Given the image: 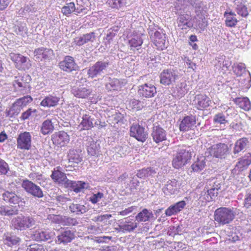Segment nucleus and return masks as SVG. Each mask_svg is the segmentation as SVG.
Returning <instances> with one entry per match:
<instances>
[{
	"instance_id": "obj_1",
	"label": "nucleus",
	"mask_w": 251,
	"mask_h": 251,
	"mask_svg": "<svg viewBox=\"0 0 251 251\" xmlns=\"http://www.w3.org/2000/svg\"><path fill=\"white\" fill-rule=\"evenodd\" d=\"M178 4H187L189 3L193 8L195 9L196 15L193 16V27L204 30L208 25V22L205 17L207 15V7L203 2L199 0H179Z\"/></svg>"
},
{
	"instance_id": "obj_2",
	"label": "nucleus",
	"mask_w": 251,
	"mask_h": 251,
	"mask_svg": "<svg viewBox=\"0 0 251 251\" xmlns=\"http://www.w3.org/2000/svg\"><path fill=\"white\" fill-rule=\"evenodd\" d=\"M178 0L176 2V7L177 10L183 9L184 12L180 14L177 18V26L181 29H187L193 27L194 26L193 17L189 11V9H191L192 7L189 3L187 4H178L177 3Z\"/></svg>"
},
{
	"instance_id": "obj_3",
	"label": "nucleus",
	"mask_w": 251,
	"mask_h": 251,
	"mask_svg": "<svg viewBox=\"0 0 251 251\" xmlns=\"http://www.w3.org/2000/svg\"><path fill=\"white\" fill-rule=\"evenodd\" d=\"M236 215V208L221 207L217 208L214 213L215 221L221 225L231 223Z\"/></svg>"
},
{
	"instance_id": "obj_4",
	"label": "nucleus",
	"mask_w": 251,
	"mask_h": 251,
	"mask_svg": "<svg viewBox=\"0 0 251 251\" xmlns=\"http://www.w3.org/2000/svg\"><path fill=\"white\" fill-rule=\"evenodd\" d=\"M191 150L190 147H184L179 149L172 160L173 167L178 169L185 165L192 157Z\"/></svg>"
},
{
	"instance_id": "obj_5",
	"label": "nucleus",
	"mask_w": 251,
	"mask_h": 251,
	"mask_svg": "<svg viewBox=\"0 0 251 251\" xmlns=\"http://www.w3.org/2000/svg\"><path fill=\"white\" fill-rule=\"evenodd\" d=\"M30 81L31 77L28 75L16 76L13 82L15 91L23 95L28 93L30 90Z\"/></svg>"
},
{
	"instance_id": "obj_6",
	"label": "nucleus",
	"mask_w": 251,
	"mask_h": 251,
	"mask_svg": "<svg viewBox=\"0 0 251 251\" xmlns=\"http://www.w3.org/2000/svg\"><path fill=\"white\" fill-rule=\"evenodd\" d=\"M35 223V220L32 217L21 216L13 218L11 224L15 229L24 230L32 227Z\"/></svg>"
},
{
	"instance_id": "obj_7",
	"label": "nucleus",
	"mask_w": 251,
	"mask_h": 251,
	"mask_svg": "<svg viewBox=\"0 0 251 251\" xmlns=\"http://www.w3.org/2000/svg\"><path fill=\"white\" fill-rule=\"evenodd\" d=\"M228 153V148L226 144L218 143L214 144L207 149L205 155L206 156H213L216 158H225Z\"/></svg>"
},
{
	"instance_id": "obj_8",
	"label": "nucleus",
	"mask_w": 251,
	"mask_h": 251,
	"mask_svg": "<svg viewBox=\"0 0 251 251\" xmlns=\"http://www.w3.org/2000/svg\"><path fill=\"white\" fill-rule=\"evenodd\" d=\"M110 65L108 60H102L96 62L90 67L87 71L88 77L94 78L104 73Z\"/></svg>"
},
{
	"instance_id": "obj_9",
	"label": "nucleus",
	"mask_w": 251,
	"mask_h": 251,
	"mask_svg": "<svg viewBox=\"0 0 251 251\" xmlns=\"http://www.w3.org/2000/svg\"><path fill=\"white\" fill-rule=\"evenodd\" d=\"M160 82L165 86L173 85L179 78L177 70L174 69H164L159 75Z\"/></svg>"
},
{
	"instance_id": "obj_10",
	"label": "nucleus",
	"mask_w": 251,
	"mask_h": 251,
	"mask_svg": "<svg viewBox=\"0 0 251 251\" xmlns=\"http://www.w3.org/2000/svg\"><path fill=\"white\" fill-rule=\"evenodd\" d=\"M21 186L25 192L35 198H42L44 197V194L41 188L28 179H24Z\"/></svg>"
},
{
	"instance_id": "obj_11",
	"label": "nucleus",
	"mask_w": 251,
	"mask_h": 251,
	"mask_svg": "<svg viewBox=\"0 0 251 251\" xmlns=\"http://www.w3.org/2000/svg\"><path fill=\"white\" fill-rule=\"evenodd\" d=\"M159 31H153L152 30L149 32L150 38L156 47L157 49L159 50H163L166 48L165 46V34L164 33L162 29H159Z\"/></svg>"
},
{
	"instance_id": "obj_12",
	"label": "nucleus",
	"mask_w": 251,
	"mask_h": 251,
	"mask_svg": "<svg viewBox=\"0 0 251 251\" xmlns=\"http://www.w3.org/2000/svg\"><path fill=\"white\" fill-rule=\"evenodd\" d=\"M193 103L195 107L199 110H203L211 105V99L205 94H198L195 97Z\"/></svg>"
},
{
	"instance_id": "obj_13",
	"label": "nucleus",
	"mask_w": 251,
	"mask_h": 251,
	"mask_svg": "<svg viewBox=\"0 0 251 251\" xmlns=\"http://www.w3.org/2000/svg\"><path fill=\"white\" fill-rule=\"evenodd\" d=\"M130 135L142 142H144L148 137L145 129L138 124H133L130 127Z\"/></svg>"
},
{
	"instance_id": "obj_14",
	"label": "nucleus",
	"mask_w": 251,
	"mask_h": 251,
	"mask_svg": "<svg viewBox=\"0 0 251 251\" xmlns=\"http://www.w3.org/2000/svg\"><path fill=\"white\" fill-rule=\"evenodd\" d=\"M138 94L140 97L145 98L153 97L157 93L155 86L151 83H145L139 86Z\"/></svg>"
},
{
	"instance_id": "obj_15",
	"label": "nucleus",
	"mask_w": 251,
	"mask_h": 251,
	"mask_svg": "<svg viewBox=\"0 0 251 251\" xmlns=\"http://www.w3.org/2000/svg\"><path fill=\"white\" fill-rule=\"evenodd\" d=\"M17 147L22 150H29L31 146V135L28 132L21 133L17 139Z\"/></svg>"
},
{
	"instance_id": "obj_16",
	"label": "nucleus",
	"mask_w": 251,
	"mask_h": 251,
	"mask_svg": "<svg viewBox=\"0 0 251 251\" xmlns=\"http://www.w3.org/2000/svg\"><path fill=\"white\" fill-rule=\"evenodd\" d=\"M34 57L38 61L50 60L54 56L53 51L51 49L41 47L36 49L34 52Z\"/></svg>"
},
{
	"instance_id": "obj_17",
	"label": "nucleus",
	"mask_w": 251,
	"mask_h": 251,
	"mask_svg": "<svg viewBox=\"0 0 251 251\" xmlns=\"http://www.w3.org/2000/svg\"><path fill=\"white\" fill-rule=\"evenodd\" d=\"M118 226L121 228L122 232H130L137 227V223L133 219L130 217L118 221Z\"/></svg>"
},
{
	"instance_id": "obj_18",
	"label": "nucleus",
	"mask_w": 251,
	"mask_h": 251,
	"mask_svg": "<svg viewBox=\"0 0 251 251\" xmlns=\"http://www.w3.org/2000/svg\"><path fill=\"white\" fill-rule=\"evenodd\" d=\"M53 144L61 147L66 145L70 141V136L64 131H59L51 135Z\"/></svg>"
},
{
	"instance_id": "obj_19",
	"label": "nucleus",
	"mask_w": 251,
	"mask_h": 251,
	"mask_svg": "<svg viewBox=\"0 0 251 251\" xmlns=\"http://www.w3.org/2000/svg\"><path fill=\"white\" fill-rule=\"evenodd\" d=\"M59 66L61 70L67 72L75 71L78 68L74 58L71 56H65L64 59L59 63Z\"/></svg>"
},
{
	"instance_id": "obj_20",
	"label": "nucleus",
	"mask_w": 251,
	"mask_h": 251,
	"mask_svg": "<svg viewBox=\"0 0 251 251\" xmlns=\"http://www.w3.org/2000/svg\"><path fill=\"white\" fill-rule=\"evenodd\" d=\"M75 237L74 233L69 229H64L59 232L55 242L57 244L66 245L70 243Z\"/></svg>"
},
{
	"instance_id": "obj_21",
	"label": "nucleus",
	"mask_w": 251,
	"mask_h": 251,
	"mask_svg": "<svg viewBox=\"0 0 251 251\" xmlns=\"http://www.w3.org/2000/svg\"><path fill=\"white\" fill-rule=\"evenodd\" d=\"M196 124V118L192 115L185 116L181 121L179 125L180 131L186 132L193 129Z\"/></svg>"
},
{
	"instance_id": "obj_22",
	"label": "nucleus",
	"mask_w": 251,
	"mask_h": 251,
	"mask_svg": "<svg viewBox=\"0 0 251 251\" xmlns=\"http://www.w3.org/2000/svg\"><path fill=\"white\" fill-rule=\"evenodd\" d=\"M151 136L153 141L158 144L167 139L166 131L161 126H153Z\"/></svg>"
},
{
	"instance_id": "obj_23",
	"label": "nucleus",
	"mask_w": 251,
	"mask_h": 251,
	"mask_svg": "<svg viewBox=\"0 0 251 251\" xmlns=\"http://www.w3.org/2000/svg\"><path fill=\"white\" fill-rule=\"evenodd\" d=\"M85 145L89 155L92 156L98 155L100 152V145L99 142H95L91 137H87Z\"/></svg>"
},
{
	"instance_id": "obj_24",
	"label": "nucleus",
	"mask_w": 251,
	"mask_h": 251,
	"mask_svg": "<svg viewBox=\"0 0 251 251\" xmlns=\"http://www.w3.org/2000/svg\"><path fill=\"white\" fill-rule=\"evenodd\" d=\"M2 199L6 202L11 204H16L20 202L25 203L24 199L18 196L14 192L6 191L2 195Z\"/></svg>"
},
{
	"instance_id": "obj_25",
	"label": "nucleus",
	"mask_w": 251,
	"mask_h": 251,
	"mask_svg": "<svg viewBox=\"0 0 251 251\" xmlns=\"http://www.w3.org/2000/svg\"><path fill=\"white\" fill-rule=\"evenodd\" d=\"M54 235V232L39 229L34 232L33 238L37 241H46L52 239Z\"/></svg>"
},
{
	"instance_id": "obj_26",
	"label": "nucleus",
	"mask_w": 251,
	"mask_h": 251,
	"mask_svg": "<svg viewBox=\"0 0 251 251\" xmlns=\"http://www.w3.org/2000/svg\"><path fill=\"white\" fill-rule=\"evenodd\" d=\"M89 184L81 181H73L69 180L66 184V188H70L76 193L81 192L84 189H88Z\"/></svg>"
},
{
	"instance_id": "obj_27",
	"label": "nucleus",
	"mask_w": 251,
	"mask_h": 251,
	"mask_svg": "<svg viewBox=\"0 0 251 251\" xmlns=\"http://www.w3.org/2000/svg\"><path fill=\"white\" fill-rule=\"evenodd\" d=\"M92 89L84 86L74 87L72 89V93L75 97L84 99L88 97L92 93Z\"/></svg>"
},
{
	"instance_id": "obj_28",
	"label": "nucleus",
	"mask_w": 251,
	"mask_h": 251,
	"mask_svg": "<svg viewBox=\"0 0 251 251\" xmlns=\"http://www.w3.org/2000/svg\"><path fill=\"white\" fill-rule=\"evenodd\" d=\"M233 3V7L239 15L244 18L248 16L249 12L244 0H234Z\"/></svg>"
},
{
	"instance_id": "obj_29",
	"label": "nucleus",
	"mask_w": 251,
	"mask_h": 251,
	"mask_svg": "<svg viewBox=\"0 0 251 251\" xmlns=\"http://www.w3.org/2000/svg\"><path fill=\"white\" fill-rule=\"evenodd\" d=\"M124 85L122 81L116 78L109 77L105 84V88L108 91H116L120 90Z\"/></svg>"
},
{
	"instance_id": "obj_30",
	"label": "nucleus",
	"mask_w": 251,
	"mask_h": 251,
	"mask_svg": "<svg viewBox=\"0 0 251 251\" xmlns=\"http://www.w3.org/2000/svg\"><path fill=\"white\" fill-rule=\"evenodd\" d=\"M186 202L184 201H178L174 205L169 206L165 211V214L167 216L176 215L181 211L185 206Z\"/></svg>"
},
{
	"instance_id": "obj_31",
	"label": "nucleus",
	"mask_w": 251,
	"mask_h": 251,
	"mask_svg": "<svg viewBox=\"0 0 251 251\" xmlns=\"http://www.w3.org/2000/svg\"><path fill=\"white\" fill-rule=\"evenodd\" d=\"M144 35L141 33H134L128 40V44L130 49L140 47L143 44V40L142 38Z\"/></svg>"
},
{
	"instance_id": "obj_32",
	"label": "nucleus",
	"mask_w": 251,
	"mask_h": 251,
	"mask_svg": "<svg viewBox=\"0 0 251 251\" xmlns=\"http://www.w3.org/2000/svg\"><path fill=\"white\" fill-rule=\"evenodd\" d=\"M177 189V181L176 179L169 180L162 188L163 193L166 195L175 194Z\"/></svg>"
},
{
	"instance_id": "obj_33",
	"label": "nucleus",
	"mask_w": 251,
	"mask_h": 251,
	"mask_svg": "<svg viewBox=\"0 0 251 251\" xmlns=\"http://www.w3.org/2000/svg\"><path fill=\"white\" fill-rule=\"evenodd\" d=\"M50 177L54 181L62 184L64 185L65 187L67 183V181L69 180L67 178L64 173L58 169L55 170V169L52 172Z\"/></svg>"
},
{
	"instance_id": "obj_34",
	"label": "nucleus",
	"mask_w": 251,
	"mask_h": 251,
	"mask_svg": "<svg viewBox=\"0 0 251 251\" xmlns=\"http://www.w3.org/2000/svg\"><path fill=\"white\" fill-rule=\"evenodd\" d=\"M251 164V154L249 153L240 159L236 165V168L239 171H242L246 169Z\"/></svg>"
},
{
	"instance_id": "obj_35",
	"label": "nucleus",
	"mask_w": 251,
	"mask_h": 251,
	"mask_svg": "<svg viewBox=\"0 0 251 251\" xmlns=\"http://www.w3.org/2000/svg\"><path fill=\"white\" fill-rule=\"evenodd\" d=\"M59 100V97L50 95L41 101L40 105L43 107H54L57 105Z\"/></svg>"
},
{
	"instance_id": "obj_36",
	"label": "nucleus",
	"mask_w": 251,
	"mask_h": 251,
	"mask_svg": "<svg viewBox=\"0 0 251 251\" xmlns=\"http://www.w3.org/2000/svg\"><path fill=\"white\" fill-rule=\"evenodd\" d=\"M224 15L226 18V25L228 27H234L238 22L236 14L232 11H226Z\"/></svg>"
},
{
	"instance_id": "obj_37",
	"label": "nucleus",
	"mask_w": 251,
	"mask_h": 251,
	"mask_svg": "<svg viewBox=\"0 0 251 251\" xmlns=\"http://www.w3.org/2000/svg\"><path fill=\"white\" fill-rule=\"evenodd\" d=\"M238 80L239 86L243 90L248 89L251 86V76L249 72L241 75Z\"/></svg>"
},
{
	"instance_id": "obj_38",
	"label": "nucleus",
	"mask_w": 251,
	"mask_h": 251,
	"mask_svg": "<svg viewBox=\"0 0 251 251\" xmlns=\"http://www.w3.org/2000/svg\"><path fill=\"white\" fill-rule=\"evenodd\" d=\"M82 121L79 125L83 130H89L94 126V119L89 114H83Z\"/></svg>"
},
{
	"instance_id": "obj_39",
	"label": "nucleus",
	"mask_w": 251,
	"mask_h": 251,
	"mask_svg": "<svg viewBox=\"0 0 251 251\" xmlns=\"http://www.w3.org/2000/svg\"><path fill=\"white\" fill-rule=\"evenodd\" d=\"M68 157L69 162L78 164L82 160L81 151L79 150H70Z\"/></svg>"
},
{
	"instance_id": "obj_40",
	"label": "nucleus",
	"mask_w": 251,
	"mask_h": 251,
	"mask_svg": "<svg viewBox=\"0 0 251 251\" xmlns=\"http://www.w3.org/2000/svg\"><path fill=\"white\" fill-rule=\"evenodd\" d=\"M20 241V239L15 235L7 233L4 234L3 240L4 244L8 247H12L17 245Z\"/></svg>"
},
{
	"instance_id": "obj_41",
	"label": "nucleus",
	"mask_w": 251,
	"mask_h": 251,
	"mask_svg": "<svg viewBox=\"0 0 251 251\" xmlns=\"http://www.w3.org/2000/svg\"><path fill=\"white\" fill-rule=\"evenodd\" d=\"M153 217L152 212L147 209H144L136 216L135 219L138 222H145L149 221Z\"/></svg>"
},
{
	"instance_id": "obj_42",
	"label": "nucleus",
	"mask_w": 251,
	"mask_h": 251,
	"mask_svg": "<svg viewBox=\"0 0 251 251\" xmlns=\"http://www.w3.org/2000/svg\"><path fill=\"white\" fill-rule=\"evenodd\" d=\"M233 100L239 107L246 111H248L251 108V102L247 97L236 98Z\"/></svg>"
},
{
	"instance_id": "obj_43",
	"label": "nucleus",
	"mask_w": 251,
	"mask_h": 251,
	"mask_svg": "<svg viewBox=\"0 0 251 251\" xmlns=\"http://www.w3.org/2000/svg\"><path fill=\"white\" fill-rule=\"evenodd\" d=\"M205 165V157L201 156L191 165V168L194 172H199L204 168Z\"/></svg>"
},
{
	"instance_id": "obj_44",
	"label": "nucleus",
	"mask_w": 251,
	"mask_h": 251,
	"mask_svg": "<svg viewBox=\"0 0 251 251\" xmlns=\"http://www.w3.org/2000/svg\"><path fill=\"white\" fill-rule=\"evenodd\" d=\"M27 60L28 58L21 54L17 59V61L15 62L16 68L19 70L28 69L31 66V64L27 62Z\"/></svg>"
},
{
	"instance_id": "obj_45",
	"label": "nucleus",
	"mask_w": 251,
	"mask_h": 251,
	"mask_svg": "<svg viewBox=\"0 0 251 251\" xmlns=\"http://www.w3.org/2000/svg\"><path fill=\"white\" fill-rule=\"evenodd\" d=\"M54 130V126L50 120L44 121L41 126L40 132L44 135L52 133Z\"/></svg>"
},
{
	"instance_id": "obj_46",
	"label": "nucleus",
	"mask_w": 251,
	"mask_h": 251,
	"mask_svg": "<svg viewBox=\"0 0 251 251\" xmlns=\"http://www.w3.org/2000/svg\"><path fill=\"white\" fill-rule=\"evenodd\" d=\"M69 210L72 213L80 215L85 213L87 211V208L82 204L71 203L69 206Z\"/></svg>"
},
{
	"instance_id": "obj_47",
	"label": "nucleus",
	"mask_w": 251,
	"mask_h": 251,
	"mask_svg": "<svg viewBox=\"0 0 251 251\" xmlns=\"http://www.w3.org/2000/svg\"><path fill=\"white\" fill-rule=\"evenodd\" d=\"M248 143V140L246 138H242L237 140L234 146L233 153L237 154L242 151L245 149Z\"/></svg>"
},
{
	"instance_id": "obj_48",
	"label": "nucleus",
	"mask_w": 251,
	"mask_h": 251,
	"mask_svg": "<svg viewBox=\"0 0 251 251\" xmlns=\"http://www.w3.org/2000/svg\"><path fill=\"white\" fill-rule=\"evenodd\" d=\"M18 213V210L16 207L4 206L0 207V214L4 216H11L17 215Z\"/></svg>"
},
{
	"instance_id": "obj_49",
	"label": "nucleus",
	"mask_w": 251,
	"mask_h": 251,
	"mask_svg": "<svg viewBox=\"0 0 251 251\" xmlns=\"http://www.w3.org/2000/svg\"><path fill=\"white\" fill-rule=\"evenodd\" d=\"M156 174V171L152 168H143L137 171L136 176L140 178L145 179V178L152 176Z\"/></svg>"
},
{
	"instance_id": "obj_50",
	"label": "nucleus",
	"mask_w": 251,
	"mask_h": 251,
	"mask_svg": "<svg viewBox=\"0 0 251 251\" xmlns=\"http://www.w3.org/2000/svg\"><path fill=\"white\" fill-rule=\"evenodd\" d=\"M76 7L74 2H70L66 3L62 8L61 12L64 15L69 16L70 14L75 12L76 13Z\"/></svg>"
},
{
	"instance_id": "obj_51",
	"label": "nucleus",
	"mask_w": 251,
	"mask_h": 251,
	"mask_svg": "<svg viewBox=\"0 0 251 251\" xmlns=\"http://www.w3.org/2000/svg\"><path fill=\"white\" fill-rule=\"evenodd\" d=\"M106 3L112 8L119 9L126 5V0H106Z\"/></svg>"
},
{
	"instance_id": "obj_52",
	"label": "nucleus",
	"mask_w": 251,
	"mask_h": 251,
	"mask_svg": "<svg viewBox=\"0 0 251 251\" xmlns=\"http://www.w3.org/2000/svg\"><path fill=\"white\" fill-rule=\"evenodd\" d=\"M21 107L15 102L10 109L6 112V116L12 118L17 116L21 111Z\"/></svg>"
},
{
	"instance_id": "obj_53",
	"label": "nucleus",
	"mask_w": 251,
	"mask_h": 251,
	"mask_svg": "<svg viewBox=\"0 0 251 251\" xmlns=\"http://www.w3.org/2000/svg\"><path fill=\"white\" fill-rule=\"evenodd\" d=\"M176 91L178 96L182 97L184 96L188 91V86L185 81H183L178 84L176 86Z\"/></svg>"
},
{
	"instance_id": "obj_54",
	"label": "nucleus",
	"mask_w": 251,
	"mask_h": 251,
	"mask_svg": "<svg viewBox=\"0 0 251 251\" xmlns=\"http://www.w3.org/2000/svg\"><path fill=\"white\" fill-rule=\"evenodd\" d=\"M76 14L80 13H87L88 11V5L86 4L83 0H76Z\"/></svg>"
},
{
	"instance_id": "obj_55",
	"label": "nucleus",
	"mask_w": 251,
	"mask_h": 251,
	"mask_svg": "<svg viewBox=\"0 0 251 251\" xmlns=\"http://www.w3.org/2000/svg\"><path fill=\"white\" fill-rule=\"evenodd\" d=\"M78 224L79 222L77 221V219L75 218L63 216L62 221V225L63 226H74L77 225Z\"/></svg>"
},
{
	"instance_id": "obj_56",
	"label": "nucleus",
	"mask_w": 251,
	"mask_h": 251,
	"mask_svg": "<svg viewBox=\"0 0 251 251\" xmlns=\"http://www.w3.org/2000/svg\"><path fill=\"white\" fill-rule=\"evenodd\" d=\"M32 100L33 99L30 96H25L18 99L15 102L22 109L23 107L31 102Z\"/></svg>"
},
{
	"instance_id": "obj_57",
	"label": "nucleus",
	"mask_w": 251,
	"mask_h": 251,
	"mask_svg": "<svg viewBox=\"0 0 251 251\" xmlns=\"http://www.w3.org/2000/svg\"><path fill=\"white\" fill-rule=\"evenodd\" d=\"M15 32L22 36H25L27 31V28L25 23H22L15 26Z\"/></svg>"
},
{
	"instance_id": "obj_58",
	"label": "nucleus",
	"mask_w": 251,
	"mask_h": 251,
	"mask_svg": "<svg viewBox=\"0 0 251 251\" xmlns=\"http://www.w3.org/2000/svg\"><path fill=\"white\" fill-rule=\"evenodd\" d=\"M26 251H48V249L46 246L34 244L29 246Z\"/></svg>"
},
{
	"instance_id": "obj_59",
	"label": "nucleus",
	"mask_w": 251,
	"mask_h": 251,
	"mask_svg": "<svg viewBox=\"0 0 251 251\" xmlns=\"http://www.w3.org/2000/svg\"><path fill=\"white\" fill-rule=\"evenodd\" d=\"M219 188H212L208 190L206 193V200L209 201L213 200L218 194Z\"/></svg>"
},
{
	"instance_id": "obj_60",
	"label": "nucleus",
	"mask_w": 251,
	"mask_h": 251,
	"mask_svg": "<svg viewBox=\"0 0 251 251\" xmlns=\"http://www.w3.org/2000/svg\"><path fill=\"white\" fill-rule=\"evenodd\" d=\"M213 121L215 123L220 125L225 124L227 122L225 116L222 113L216 114L214 117Z\"/></svg>"
},
{
	"instance_id": "obj_61",
	"label": "nucleus",
	"mask_w": 251,
	"mask_h": 251,
	"mask_svg": "<svg viewBox=\"0 0 251 251\" xmlns=\"http://www.w3.org/2000/svg\"><path fill=\"white\" fill-rule=\"evenodd\" d=\"M63 216L60 215H55L50 214L48 216V219L51 222L62 225V221L63 219Z\"/></svg>"
},
{
	"instance_id": "obj_62",
	"label": "nucleus",
	"mask_w": 251,
	"mask_h": 251,
	"mask_svg": "<svg viewBox=\"0 0 251 251\" xmlns=\"http://www.w3.org/2000/svg\"><path fill=\"white\" fill-rule=\"evenodd\" d=\"M116 33L112 29H110L107 31L106 36L105 38V44L106 47L110 45L111 42L113 40V38L115 36Z\"/></svg>"
},
{
	"instance_id": "obj_63",
	"label": "nucleus",
	"mask_w": 251,
	"mask_h": 251,
	"mask_svg": "<svg viewBox=\"0 0 251 251\" xmlns=\"http://www.w3.org/2000/svg\"><path fill=\"white\" fill-rule=\"evenodd\" d=\"M104 197V194L103 193L99 192L96 194H93L91 196L89 199L90 201L93 204L97 203L100 201Z\"/></svg>"
},
{
	"instance_id": "obj_64",
	"label": "nucleus",
	"mask_w": 251,
	"mask_h": 251,
	"mask_svg": "<svg viewBox=\"0 0 251 251\" xmlns=\"http://www.w3.org/2000/svg\"><path fill=\"white\" fill-rule=\"evenodd\" d=\"M28 177L32 180L37 182L40 184V181L43 180L42 175L39 173H31L28 175Z\"/></svg>"
}]
</instances>
